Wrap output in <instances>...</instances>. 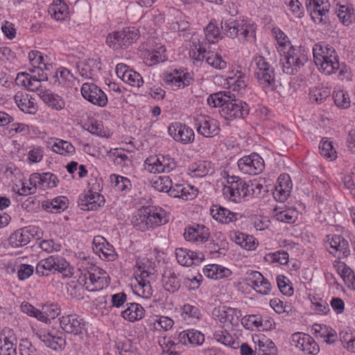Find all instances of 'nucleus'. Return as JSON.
<instances>
[{
    "label": "nucleus",
    "instance_id": "obj_23",
    "mask_svg": "<svg viewBox=\"0 0 355 355\" xmlns=\"http://www.w3.org/2000/svg\"><path fill=\"white\" fill-rule=\"evenodd\" d=\"M212 218L219 223L228 224L237 220V214L230 211L218 205H214L210 209Z\"/></svg>",
    "mask_w": 355,
    "mask_h": 355
},
{
    "label": "nucleus",
    "instance_id": "obj_43",
    "mask_svg": "<svg viewBox=\"0 0 355 355\" xmlns=\"http://www.w3.org/2000/svg\"><path fill=\"white\" fill-rule=\"evenodd\" d=\"M51 148L55 153L62 155L73 154L75 152L74 146L71 143L64 140H57Z\"/></svg>",
    "mask_w": 355,
    "mask_h": 355
},
{
    "label": "nucleus",
    "instance_id": "obj_58",
    "mask_svg": "<svg viewBox=\"0 0 355 355\" xmlns=\"http://www.w3.org/2000/svg\"><path fill=\"white\" fill-rule=\"evenodd\" d=\"M173 320L166 316H161L158 319H156L153 322L155 329L159 330L162 329L164 331L170 329L173 327Z\"/></svg>",
    "mask_w": 355,
    "mask_h": 355
},
{
    "label": "nucleus",
    "instance_id": "obj_20",
    "mask_svg": "<svg viewBox=\"0 0 355 355\" xmlns=\"http://www.w3.org/2000/svg\"><path fill=\"white\" fill-rule=\"evenodd\" d=\"M30 184L33 187H40L42 189L53 188L57 186L58 178L53 173H45L42 174L33 173L29 179Z\"/></svg>",
    "mask_w": 355,
    "mask_h": 355
},
{
    "label": "nucleus",
    "instance_id": "obj_49",
    "mask_svg": "<svg viewBox=\"0 0 355 355\" xmlns=\"http://www.w3.org/2000/svg\"><path fill=\"white\" fill-rule=\"evenodd\" d=\"M20 308L23 313H26L30 316L35 317L40 321H45L47 319V317H46L41 311L35 309L27 302H23L21 304Z\"/></svg>",
    "mask_w": 355,
    "mask_h": 355
},
{
    "label": "nucleus",
    "instance_id": "obj_40",
    "mask_svg": "<svg viewBox=\"0 0 355 355\" xmlns=\"http://www.w3.org/2000/svg\"><path fill=\"white\" fill-rule=\"evenodd\" d=\"M258 355H277V348L272 340L268 338L259 340L256 347Z\"/></svg>",
    "mask_w": 355,
    "mask_h": 355
},
{
    "label": "nucleus",
    "instance_id": "obj_54",
    "mask_svg": "<svg viewBox=\"0 0 355 355\" xmlns=\"http://www.w3.org/2000/svg\"><path fill=\"white\" fill-rule=\"evenodd\" d=\"M144 60L146 64L149 66L154 65L165 60L164 55H162L160 51H147L144 55Z\"/></svg>",
    "mask_w": 355,
    "mask_h": 355
},
{
    "label": "nucleus",
    "instance_id": "obj_8",
    "mask_svg": "<svg viewBox=\"0 0 355 355\" xmlns=\"http://www.w3.org/2000/svg\"><path fill=\"white\" fill-rule=\"evenodd\" d=\"M252 64L255 65L254 76L259 83L264 87H271L275 85V71L270 64L261 56L254 58Z\"/></svg>",
    "mask_w": 355,
    "mask_h": 355
},
{
    "label": "nucleus",
    "instance_id": "obj_63",
    "mask_svg": "<svg viewBox=\"0 0 355 355\" xmlns=\"http://www.w3.org/2000/svg\"><path fill=\"white\" fill-rule=\"evenodd\" d=\"M227 84L230 87L232 88L233 91L237 92L245 88L247 86L245 79L240 76L237 78H229L227 80Z\"/></svg>",
    "mask_w": 355,
    "mask_h": 355
},
{
    "label": "nucleus",
    "instance_id": "obj_28",
    "mask_svg": "<svg viewBox=\"0 0 355 355\" xmlns=\"http://www.w3.org/2000/svg\"><path fill=\"white\" fill-rule=\"evenodd\" d=\"M202 273L208 278L220 279L229 277L232 272L230 269L218 264H209L202 269Z\"/></svg>",
    "mask_w": 355,
    "mask_h": 355
},
{
    "label": "nucleus",
    "instance_id": "obj_3",
    "mask_svg": "<svg viewBox=\"0 0 355 355\" xmlns=\"http://www.w3.org/2000/svg\"><path fill=\"white\" fill-rule=\"evenodd\" d=\"M167 222V216L162 209H154L150 207H143L139 210L131 220L134 227L141 232L164 225Z\"/></svg>",
    "mask_w": 355,
    "mask_h": 355
},
{
    "label": "nucleus",
    "instance_id": "obj_61",
    "mask_svg": "<svg viewBox=\"0 0 355 355\" xmlns=\"http://www.w3.org/2000/svg\"><path fill=\"white\" fill-rule=\"evenodd\" d=\"M184 238L187 241H204L206 239L205 236H201L198 231L193 227H187L185 229L184 234Z\"/></svg>",
    "mask_w": 355,
    "mask_h": 355
},
{
    "label": "nucleus",
    "instance_id": "obj_62",
    "mask_svg": "<svg viewBox=\"0 0 355 355\" xmlns=\"http://www.w3.org/2000/svg\"><path fill=\"white\" fill-rule=\"evenodd\" d=\"M286 187L287 186L286 185ZM290 193L291 187L282 188V186H276L275 191H273V196L276 199V200L279 202H284L289 196Z\"/></svg>",
    "mask_w": 355,
    "mask_h": 355
},
{
    "label": "nucleus",
    "instance_id": "obj_9",
    "mask_svg": "<svg viewBox=\"0 0 355 355\" xmlns=\"http://www.w3.org/2000/svg\"><path fill=\"white\" fill-rule=\"evenodd\" d=\"M153 275L150 272L146 270L144 266L137 264L134 275L137 282L135 290L138 295L146 299L152 296L153 289L150 282Z\"/></svg>",
    "mask_w": 355,
    "mask_h": 355
},
{
    "label": "nucleus",
    "instance_id": "obj_22",
    "mask_svg": "<svg viewBox=\"0 0 355 355\" xmlns=\"http://www.w3.org/2000/svg\"><path fill=\"white\" fill-rule=\"evenodd\" d=\"M198 191L193 187L189 184H175L172 185L169 190L168 196L175 198H180L184 200H192L197 196Z\"/></svg>",
    "mask_w": 355,
    "mask_h": 355
},
{
    "label": "nucleus",
    "instance_id": "obj_46",
    "mask_svg": "<svg viewBox=\"0 0 355 355\" xmlns=\"http://www.w3.org/2000/svg\"><path fill=\"white\" fill-rule=\"evenodd\" d=\"M164 80L168 84L174 85L178 87L181 86H186L190 84L189 78L178 74L168 73L164 76Z\"/></svg>",
    "mask_w": 355,
    "mask_h": 355
},
{
    "label": "nucleus",
    "instance_id": "obj_29",
    "mask_svg": "<svg viewBox=\"0 0 355 355\" xmlns=\"http://www.w3.org/2000/svg\"><path fill=\"white\" fill-rule=\"evenodd\" d=\"M33 235L27 229H21L15 231L9 238V243L13 248H19L28 244Z\"/></svg>",
    "mask_w": 355,
    "mask_h": 355
},
{
    "label": "nucleus",
    "instance_id": "obj_15",
    "mask_svg": "<svg viewBox=\"0 0 355 355\" xmlns=\"http://www.w3.org/2000/svg\"><path fill=\"white\" fill-rule=\"evenodd\" d=\"M198 134L205 137H213L219 134L220 128L216 120L209 116H200L195 120Z\"/></svg>",
    "mask_w": 355,
    "mask_h": 355
},
{
    "label": "nucleus",
    "instance_id": "obj_39",
    "mask_svg": "<svg viewBox=\"0 0 355 355\" xmlns=\"http://www.w3.org/2000/svg\"><path fill=\"white\" fill-rule=\"evenodd\" d=\"M162 284L165 290L170 293L175 292L180 286V282L176 275L171 271H166L163 274Z\"/></svg>",
    "mask_w": 355,
    "mask_h": 355
},
{
    "label": "nucleus",
    "instance_id": "obj_12",
    "mask_svg": "<svg viewBox=\"0 0 355 355\" xmlns=\"http://www.w3.org/2000/svg\"><path fill=\"white\" fill-rule=\"evenodd\" d=\"M238 166L243 173L254 175L263 171L264 163L258 154L253 153L241 158L238 161Z\"/></svg>",
    "mask_w": 355,
    "mask_h": 355
},
{
    "label": "nucleus",
    "instance_id": "obj_64",
    "mask_svg": "<svg viewBox=\"0 0 355 355\" xmlns=\"http://www.w3.org/2000/svg\"><path fill=\"white\" fill-rule=\"evenodd\" d=\"M341 341L349 352H355V335L345 333L342 336Z\"/></svg>",
    "mask_w": 355,
    "mask_h": 355
},
{
    "label": "nucleus",
    "instance_id": "obj_45",
    "mask_svg": "<svg viewBox=\"0 0 355 355\" xmlns=\"http://www.w3.org/2000/svg\"><path fill=\"white\" fill-rule=\"evenodd\" d=\"M16 347L11 337L4 336L0 339V355H16Z\"/></svg>",
    "mask_w": 355,
    "mask_h": 355
},
{
    "label": "nucleus",
    "instance_id": "obj_52",
    "mask_svg": "<svg viewBox=\"0 0 355 355\" xmlns=\"http://www.w3.org/2000/svg\"><path fill=\"white\" fill-rule=\"evenodd\" d=\"M277 219L279 221L293 223L297 218V212L293 209H286L276 214Z\"/></svg>",
    "mask_w": 355,
    "mask_h": 355
},
{
    "label": "nucleus",
    "instance_id": "obj_26",
    "mask_svg": "<svg viewBox=\"0 0 355 355\" xmlns=\"http://www.w3.org/2000/svg\"><path fill=\"white\" fill-rule=\"evenodd\" d=\"M93 244L94 245V250L96 252H101L103 257L108 260H114L116 254L112 245H110L105 238L101 236H96L94 238Z\"/></svg>",
    "mask_w": 355,
    "mask_h": 355
},
{
    "label": "nucleus",
    "instance_id": "obj_4",
    "mask_svg": "<svg viewBox=\"0 0 355 355\" xmlns=\"http://www.w3.org/2000/svg\"><path fill=\"white\" fill-rule=\"evenodd\" d=\"M52 271H58L65 277H71L73 268L62 257L49 256L40 260L35 268V272L40 276H48Z\"/></svg>",
    "mask_w": 355,
    "mask_h": 355
},
{
    "label": "nucleus",
    "instance_id": "obj_60",
    "mask_svg": "<svg viewBox=\"0 0 355 355\" xmlns=\"http://www.w3.org/2000/svg\"><path fill=\"white\" fill-rule=\"evenodd\" d=\"M19 350L21 355H41L40 352L27 340H23L19 345Z\"/></svg>",
    "mask_w": 355,
    "mask_h": 355
},
{
    "label": "nucleus",
    "instance_id": "obj_33",
    "mask_svg": "<svg viewBox=\"0 0 355 355\" xmlns=\"http://www.w3.org/2000/svg\"><path fill=\"white\" fill-rule=\"evenodd\" d=\"M15 101L21 111L29 114L35 112L34 103L27 94L17 92L15 96Z\"/></svg>",
    "mask_w": 355,
    "mask_h": 355
},
{
    "label": "nucleus",
    "instance_id": "obj_1",
    "mask_svg": "<svg viewBox=\"0 0 355 355\" xmlns=\"http://www.w3.org/2000/svg\"><path fill=\"white\" fill-rule=\"evenodd\" d=\"M209 105L220 107V114L225 120L243 119L249 114L248 105L236 99L230 91L219 92L210 95L207 98Z\"/></svg>",
    "mask_w": 355,
    "mask_h": 355
},
{
    "label": "nucleus",
    "instance_id": "obj_56",
    "mask_svg": "<svg viewBox=\"0 0 355 355\" xmlns=\"http://www.w3.org/2000/svg\"><path fill=\"white\" fill-rule=\"evenodd\" d=\"M112 182L114 184L116 189L123 191L130 186V181L127 178L120 175L113 174L110 177Z\"/></svg>",
    "mask_w": 355,
    "mask_h": 355
},
{
    "label": "nucleus",
    "instance_id": "obj_36",
    "mask_svg": "<svg viewBox=\"0 0 355 355\" xmlns=\"http://www.w3.org/2000/svg\"><path fill=\"white\" fill-rule=\"evenodd\" d=\"M48 12L56 20L64 19L68 14L67 5L61 0L54 1L50 5Z\"/></svg>",
    "mask_w": 355,
    "mask_h": 355
},
{
    "label": "nucleus",
    "instance_id": "obj_25",
    "mask_svg": "<svg viewBox=\"0 0 355 355\" xmlns=\"http://www.w3.org/2000/svg\"><path fill=\"white\" fill-rule=\"evenodd\" d=\"M250 280L253 288L259 293L268 295L271 291V284L268 280L263 277L261 272L253 271L250 273Z\"/></svg>",
    "mask_w": 355,
    "mask_h": 355
},
{
    "label": "nucleus",
    "instance_id": "obj_37",
    "mask_svg": "<svg viewBox=\"0 0 355 355\" xmlns=\"http://www.w3.org/2000/svg\"><path fill=\"white\" fill-rule=\"evenodd\" d=\"M42 101L49 107L56 110H61L64 107L65 103L64 100L59 96L44 92L40 94Z\"/></svg>",
    "mask_w": 355,
    "mask_h": 355
},
{
    "label": "nucleus",
    "instance_id": "obj_19",
    "mask_svg": "<svg viewBox=\"0 0 355 355\" xmlns=\"http://www.w3.org/2000/svg\"><path fill=\"white\" fill-rule=\"evenodd\" d=\"M116 73L123 82L131 86L140 87L144 83L139 73L130 69L127 65L122 63L116 65Z\"/></svg>",
    "mask_w": 355,
    "mask_h": 355
},
{
    "label": "nucleus",
    "instance_id": "obj_34",
    "mask_svg": "<svg viewBox=\"0 0 355 355\" xmlns=\"http://www.w3.org/2000/svg\"><path fill=\"white\" fill-rule=\"evenodd\" d=\"M39 338L47 347L55 351L62 349L65 345L64 338L53 336L50 333L41 334Z\"/></svg>",
    "mask_w": 355,
    "mask_h": 355
},
{
    "label": "nucleus",
    "instance_id": "obj_44",
    "mask_svg": "<svg viewBox=\"0 0 355 355\" xmlns=\"http://www.w3.org/2000/svg\"><path fill=\"white\" fill-rule=\"evenodd\" d=\"M336 12L340 21L346 26L350 24L354 18L353 10L345 6H340Z\"/></svg>",
    "mask_w": 355,
    "mask_h": 355
},
{
    "label": "nucleus",
    "instance_id": "obj_7",
    "mask_svg": "<svg viewBox=\"0 0 355 355\" xmlns=\"http://www.w3.org/2000/svg\"><path fill=\"white\" fill-rule=\"evenodd\" d=\"M307 60L304 50L291 46L282 60L283 71L289 75L295 74Z\"/></svg>",
    "mask_w": 355,
    "mask_h": 355
},
{
    "label": "nucleus",
    "instance_id": "obj_16",
    "mask_svg": "<svg viewBox=\"0 0 355 355\" xmlns=\"http://www.w3.org/2000/svg\"><path fill=\"white\" fill-rule=\"evenodd\" d=\"M327 243L329 245V248L327 247L329 252L334 257L339 259L347 257L350 252L348 241L339 235H328L327 236Z\"/></svg>",
    "mask_w": 355,
    "mask_h": 355
},
{
    "label": "nucleus",
    "instance_id": "obj_55",
    "mask_svg": "<svg viewBox=\"0 0 355 355\" xmlns=\"http://www.w3.org/2000/svg\"><path fill=\"white\" fill-rule=\"evenodd\" d=\"M306 338V340H305V341L304 340V344L303 345L301 350L308 354H317L319 352L318 345L310 336Z\"/></svg>",
    "mask_w": 355,
    "mask_h": 355
},
{
    "label": "nucleus",
    "instance_id": "obj_35",
    "mask_svg": "<svg viewBox=\"0 0 355 355\" xmlns=\"http://www.w3.org/2000/svg\"><path fill=\"white\" fill-rule=\"evenodd\" d=\"M39 338L47 347L55 351L62 349L65 345L64 338L53 336L50 333L41 334Z\"/></svg>",
    "mask_w": 355,
    "mask_h": 355
},
{
    "label": "nucleus",
    "instance_id": "obj_10",
    "mask_svg": "<svg viewBox=\"0 0 355 355\" xmlns=\"http://www.w3.org/2000/svg\"><path fill=\"white\" fill-rule=\"evenodd\" d=\"M228 185L225 186L223 193L234 202H239L248 193V186L241 178L231 176L227 178Z\"/></svg>",
    "mask_w": 355,
    "mask_h": 355
},
{
    "label": "nucleus",
    "instance_id": "obj_21",
    "mask_svg": "<svg viewBox=\"0 0 355 355\" xmlns=\"http://www.w3.org/2000/svg\"><path fill=\"white\" fill-rule=\"evenodd\" d=\"M322 64V65H316L321 72L326 75H331L338 71V76L340 79H343L347 71L346 66L340 64L338 55L326 60Z\"/></svg>",
    "mask_w": 355,
    "mask_h": 355
},
{
    "label": "nucleus",
    "instance_id": "obj_41",
    "mask_svg": "<svg viewBox=\"0 0 355 355\" xmlns=\"http://www.w3.org/2000/svg\"><path fill=\"white\" fill-rule=\"evenodd\" d=\"M125 48L135 42L139 37V31L135 27H128L119 31Z\"/></svg>",
    "mask_w": 355,
    "mask_h": 355
},
{
    "label": "nucleus",
    "instance_id": "obj_51",
    "mask_svg": "<svg viewBox=\"0 0 355 355\" xmlns=\"http://www.w3.org/2000/svg\"><path fill=\"white\" fill-rule=\"evenodd\" d=\"M205 34L207 40L209 43H215L220 38V33L218 28L210 22L205 29Z\"/></svg>",
    "mask_w": 355,
    "mask_h": 355
},
{
    "label": "nucleus",
    "instance_id": "obj_38",
    "mask_svg": "<svg viewBox=\"0 0 355 355\" xmlns=\"http://www.w3.org/2000/svg\"><path fill=\"white\" fill-rule=\"evenodd\" d=\"M67 199L61 196L53 199L51 201L44 202L42 207L45 210L51 213H58L67 208Z\"/></svg>",
    "mask_w": 355,
    "mask_h": 355
},
{
    "label": "nucleus",
    "instance_id": "obj_6",
    "mask_svg": "<svg viewBox=\"0 0 355 355\" xmlns=\"http://www.w3.org/2000/svg\"><path fill=\"white\" fill-rule=\"evenodd\" d=\"M108 278L105 270L91 265L87 270L84 269L79 279L81 282H84V286L87 291L93 292L107 286Z\"/></svg>",
    "mask_w": 355,
    "mask_h": 355
},
{
    "label": "nucleus",
    "instance_id": "obj_27",
    "mask_svg": "<svg viewBox=\"0 0 355 355\" xmlns=\"http://www.w3.org/2000/svg\"><path fill=\"white\" fill-rule=\"evenodd\" d=\"M15 82L17 85L23 86L31 92L37 91L41 87L40 80L35 76L27 73H18Z\"/></svg>",
    "mask_w": 355,
    "mask_h": 355
},
{
    "label": "nucleus",
    "instance_id": "obj_31",
    "mask_svg": "<svg viewBox=\"0 0 355 355\" xmlns=\"http://www.w3.org/2000/svg\"><path fill=\"white\" fill-rule=\"evenodd\" d=\"M164 158L162 157V161L157 157H151L146 160V169L153 173H168L173 168L169 163L165 164Z\"/></svg>",
    "mask_w": 355,
    "mask_h": 355
},
{
    "label": "nucleus",
    "instance_id": "obj_5",
    "mask_svg": "<svg viewBox=\"0 0 355 355\" xmlns=\"http://www.w3.org/2000/svg\"><path fill=\"white\" fill-rule=\"evenodd\" d=\"M221 29L230 37H239L242 40L254 38L255 28L254 24L245 20H225L221 21Z\"/></svg>",
    "mask_w": 355,
    "mask_h": 355
},
{
    "label": "nucleus",
    "instance_id": "obj_14",
    "mask_svg": "<svg viewBox=\"0 0 355 355\" xmlns=\"http://www.w3.org/2000/svg\"><path fill=\"white\" fill-rule=\"evenodd\" d=\"M61 328L68 334L80 336L85 331V321L76 314L64 315L60 321Z\"/></svg>",
    "mask_w": 355,
    "mask_h": 355
},
{
    "label": "nucleus",
    "instance_id": "obj_11",
    "mask_svg": "<svg viewBox=\"0 0 355 355\" xmlns=\"http://www.w3.org/2000/svg\"><path fill=\"white\" fill-rule=\"evenodd\" d=\"M306 6L315 24H326L329 22L330 5L328 0H306Z\"/></svg>",
    "mask_w": 355,
    "mask_h": 355
},
{
    "label": "nucleus",
    "instance_id": "obj_48",
    "mask_svg": "<svg viewBox=\"0 0 355 355\" xmlns=\"http://www.w3.org/2000/svg\"><path fill=\"white\" fill-rule=\"evenodd\" d=\"M319 150L320 155L324 157L334 159L336 157V152L334 150L331 142L328 141L327 138L322 139L319 146Z\"/></svg>",
    "mask_w": 355,
    "mask_h": 355
},
{
    "label": "nucleus",
    "instance_id": "obj_18",
    "mask_svg": "<svg viewBox=\"0 0 355 355\" xmlns=\"http://www.w3.org/2000/svg\"><path fill=\"white\" fill-rule=\"evenodd\" d=\"M169 135L177 141L188 144L193 141V130L186 125L173 123L168 127Z\"/></svg>",
    "mask_w": 355,
    "mask_h": 355
},
{
    "label": "nucleus",
    "instance_id": "obj_57",
    "mask_svg": "<svg viewBox=\"0 0 355 355\" xmlns=\"http://www.w3.org/2000/svg\"><path fill=\"white\" fill-rule=\"evenodd\" d=\"M334 102L338 107L342 108H347L350 105L349 96L343 91H338L334 94Z\"/></svg>",
    "mask_w": 355,
    "mask_h": 355
},
{
    "label": "nucleus",
    "instance_id": "obj_53",
    "mask_svg": "<svg viewBox=\"0 0 355 355\" xmlns=\"http://www.w3.org/2000/svg\"><path fill=\"white\" fill-rule=\"evenodd\" d=\"M277 282L279 291L285 295L291 296L293 293L292 286L289 284V280L284 275H279L277 277Z\"/></svg>",
    "mask_w": 355,
    "mask_h": 355
},
{
    "label": "nucleus",
    "instance_id": "obj_17",
    "mask_svg": "<svg viewBox=\"0 0 355 355\" xmlns=\"http://www.w3.org/2000/svg\"><path fill=\"white\" fill-rule=\"evenodd\" d=\"M175 256L178 263L184 266L198 265L204 259L202 252H194L182 248L176 249Z\"/></svg>",
    "mask_w": 355,
    "mask_h": 355
},
{
    "label": "nucleus",
    "instance_id": "obj_24",
    "mask_svg": "<svg viewBox=\"0 0 355 355\" xmlns=\"http://www.w3.org/2000/svg\"><path fill=\"white\" fill-rule=\"evenodd\" d=\"M313 60L315 65H322V62L337 55L335 49L329 45L323 46L321 44H315L313 48Z\"/></svg>",
    "mask_w": 355,
    "mask_h": 355
},
{
    "label": "nucleus",
    "instance_id": "obj_32",
    "mask_svg": "<svg viewBox=\"0 0 355 355\" xmlns=\"http://www.w3.org/2000/svg\"><path fill=\"white\" fill-rule=\"evenodd\" d=\"M128 307L121 312V316L130 322L141 320L145 313L144 308L137 303L128 304Z\"/></svg>",
    "mask_w": 355,
    "mask_h": 355
},
{
    "label": "nucleus",
    "instance_id": "obj_47",
    "mask_svg": "<svg viewBox=\"0 0 355 355\" xmlns=\"http://www.w3.org/2000/svg\"><path fill=\"white\" fill-rule=\"evenodd\" d=\"M206 62L212 67L217 69H223L226 68L227 63L222 57L213 52H208L206 57Z\"/></svg>",
    "mask_w": 355,
    "mask_h": 355
},
{
    "label": "nucleus",
    "instance_id": "obj_59",
    "mask_svg": "<svg viewBox=\"0 0 355 355\" xmlns=\"http://www.w3.org/2000/svg\"><path fill=\"white\" fill-rule=\"evenodd\" d=\"M270 305L279 314L285 312L289 313L292 310L291 306L284 304L282 300L277 298L272 299L270 302Z\"/></svg>",
    "mask_w": 355,
    "mask_h": 355
},
{
    "label": "nucleus",
    "instance_id": "obj_42",
    "mask_svg": "<svg viewBox=\"0 0 355 355\" xmlns=\"http://www.w3.org/2000/svg\"><path fill=\"white\" fill-rule=\"evenodd\" d=\"M152 186L160 192H166L169 194V190L172 187V181L168 175H162L153 181Z\"/></svg>",
    "mask_w": 355,
    "mask_h": 355
},
{
    "label": "nucleus",
    "instance_id": "obj_2",
    "mask_svg": "<svg viewBox=\"0 0 355 355\" xmlns=\"http://www.w3.org/2000/svg\"><path fill=\"white\" fill-rule=\"evenodd\" d=\"M213 315L221 323L223 327L220 329L216 330L214 338L216 340L225 346H231L234 344V338L229 333L234 326H237L239 318L241 316L240 311L234 308L223 306L214 309Z\"/></svg>",
    "mask_w": 355,
    "mask_h": 355
},
{
    "label": "nucleus",
    "instance_id": "obj_50",
    "mask_svg": "<svg viewBox=\"0 0 355 355\" xmlns=\"http://www.w3.org/2000/svg\"><path fill=\"white\" fill-rule=\"evenodd\" d=\"M106 43L109 47L114 50L125 48L121 35L119 31H114L112 33L109 34L106 38Z\"/></svg>",
    "mask_w": 355,
    "mask_h": 355
},
{
    "label": "nucleus",
    "instance_id": "obj_13",
    "mask_svg": "<svg viewBox=\"0 0 355 355\" xmlns=\"http://www.w3.org/2000/svg\"><path fill=\"white\" fill-rule=\"evenodd\" d=\"M82 96L88 101L99 107H105L107 103V97L103 91L92 83L83 84Z\"/></svg>",
    "mask_w": 355,
    "mask_h": 355
},
{
    "label": "nucleus",
    "instance_id": "obj_30",
    "mask_svg": "<svg viewBox=\"0 0 355 355\" xmlns=\"http://www.w3.org/2000/svg\"><path fill=\"white\" fill-rule=\"evenodd\" d=\"M84 203H82V209L86 210H96L104 204V198L102 195L98 193L89 191L85 194Z\"/></svg>",
    "mask_w": 355,
    "mask_h": 355
}]
</instances>
